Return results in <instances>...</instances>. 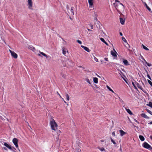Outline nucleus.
Instances as JSON below:
<instances>
[{"label":"nucleus","instance_id":"1","mask_svg":"<svg viewBox=\"0 0 152 152\" xmlns=\"http://www.w3.org/2000/svg\"><path fill=\"white\" fill-rule=\"evenodd\" d=\"M115 1L116 2L119 3V4H116L115 3H113V4L117 11L120 13L121 12V11L124 9V5L122 3H120L119 1L118 0H115Z\"/></svg>","mask_w":152,"mask_h":152},{"label":"nucleus","instance_id":"2","mask_svg":"<svg viewBox=\"0 0 152 152\" xmlns=\"http://www.w3.org/2000/svg\"><path fill=\"white\" fill-rule=\"evenodd\" d=\"M50 124L51 129L56 131L58 125L53 119L52 118L50 120Z\"/></svg>","mask_w":152,"mask_h":152},{"label":"nucleus","instance_id":"3","mask_svg":"<svg viewBox=\"0 0 152 152\" xmlns=\"http://www.w3.org/2000/svg\"><path fill=\"white\" fill-rule=\"evenodd\" d=\"M142 146L144 148L148 149L149 150H152V147L146 142H144L142 144Z\"/></svg>","mask_w":152,"mask_h":152},{"label":"nucleus","instance_id":"4","mask_svg":"<svg viewBox=\"0 0 152 152\" xmlns=\"http://www.w3.org/2000/svg\"><path fill=\"white\" fill-rule=\"evenodd\" d=\"M18 139L15 138H13L12 140L13 143L17 148H18Z\"/></svg>","mask_w":152,"mask_h":152},{"label":"nucleus","instance_id":"5","mask_svg":"<svg viewBox=\"0 0 152 152\" xmlns=\"http://www.w3.org/2000/svg\"><path fill=\"white\" fill-rule=\"evenodd\" d=\"M9 51L11 54V56L13 57L15 59L17 58L18 55L16 53H15L14 51H12L10 50H9Z\"/></svg>","mask_w":152,"mask_h":152},{"label":"nucleus","instance_id":"6","mask_svg":"<svg viewBox=\"0 0 152 152\" xmlns=\"http://www.w3.org/2000/svg\"><path fill=\"white\" fill-rule=\"evenodd\" d=\"M28 8L29 9H32V2L31 0H28Z\"/></svg>","mask_w":152,"mask_h":152},{"label":"nucleus","instance_id":"7","mask_svg":"<svg viewBox=\"0 0 152 152\" xmlns=\"http://www.w3.org/2000/svg\"><path fill=\"white\" fill-rule=\"evenodd\" d=\"M39 52L40 54H38L37 55L39 56H41V54H42V55L44 56L46 58H47L48 57H50V56H48L45 54V53H43L42 52H40L39 50Z\"/></svg>","mask_w":152,"mask_h":152},{"label":"nucleus","instance_id":"8","mask_svg":"<svg viewBox=\"0 0 152 152\" xmlns=\"http://www.w3.org/2000/svg\"><path fill=\"white\" fill-rule=\"evenodd\" d=\"M28 48L32 50L33 52H35L36 50L35 48L32 45H28Z\"/></svg>","mask_w":152,"mask_h":152},{"label":"nucleus","instance_id":"9","mask_svg":"<svg viewBox=\"0 0 152 152\" xmlns=\"http://www.w3.org/2000/svg\"><path fill=\"white\" fill-rule=\"evenodd\" d=\"M4 145L7 148H9V149H10L11 150H13V149L12 148V147L11 146H10L9 145H8V144H7L6 142H4Z\"/></svg>","mask_w":152,"mask_h":152},{"label":"nucleus","instance_id":"10","mask_svg":"<svg viewBox=\"0 0 152 152\" xmlns=\"http://www.w3.org/2000/svg\"><path fill=\"white\" fill-rule=\"evenodd\" d=\"M119 132L120 133V135L121 136H123L124 135L126 134V132H124L122 129L119 130Z\"/></svg>","mask_w":152,"mask_h":152},{"label":"nucleus","instance_id":"11","mask_svg":"<svg viewBox=\"0 0 152 152\" xmlns=\"http://www.w3.org/2000/svg\"><path fill=\"white\" fill-rule=\"evenodd\" d=\"M123 62L124 64L126 66H127L129 65V63L128 61L127 60L123 59Z\"/></svg>","mask_w":152,"mask_h":152},{"label":"nucleus","instance_id":"12","mask_svg":"<svg viewBox=\"0 0 152 152\" xmlns=\"http://www.w3.org/2000/svg\"><path fill=\"white\" fill-rule=\"evenodd\" d=\"M81 47H82V48H83L86 51H87L88 52H90L89 49L87 47H86V46H83V45H82L81 46Z\"/></svg>","mask_w":152,"mask_h":152},{"label":"nucleus","instance_id":"13","mask_svg":"<svg viewBox=\"0 0 152 152\" xmlns=\"http://www.w3.org/2000/svg\"><path fill=\"white\" fill-rule=\"evenodd\" d=\"M135 84L137 86V87L140 89L141 90H142L143 88L140 85V84L137 82H135Z\"/></svg>","mask_w":152,"mask_h":152},{"label":"nucleus","instance_id":"14","mask_svg":"<svg viewBox=\"0 0 152 152\" xmlns=\"http://www.w3.org/2000/svg\"><path fill=\"white\" fill-rule=\"evenodd\" d=\"M120 22L121 23L122 25H124V22L125 20L124 19H123V18H120Z\"/></svg>","mask_w":152,"mask_h":152},{"label":"nucleus","instance_id":"15","mask_svg":"<svg viewBox=\"0 0 152 152\" xmlns=\"http://www.w3.org/2000/svg\"><path fill=\"white\" fill-rule=\"evenodd\" d=\"M141 116L142 117H143L146 119L149 118V117H148L146 115L145 113H142L141 114Z\"/></svg>","mask_w":152,"mask_h":152},{"label":"nucleus","instance_id":"16","mask_svg":"<svg viewBox=\"0 0 152 152\" xmlns=\"http://www.w3.org/2000/svg\"><path fill=\"white\" fill-rule=\"evenodd\" d=\"M144 4L145 5V6L146 7L147 9L150 11V12H151V9H150V8L148 6L147 4L145 2H144Z\"/></svg>","mask_w":152,"mask_h":152},{"label":"nucleus","instance_id":"17","mask_svg":"<svg viewBox=\"0 0 152 152\" xmlns=\"http://www.w3.org/2000/svg\"><path fill=\"white\" fill-rule=\"evenodd\" d=\"M125 109L126 110L127 112L129 113L130 115H132L133 114L132 113L131 111L129 109H127L126 107L125 108Z\"/></svg>","mask_w":152,"mask_h":152},{"label":"nucleus","instance_id":"18","mask_svg":"<svg viewBox=\"0 0 152 152\" xmlns=\"http://www.w3.org/2000/svg\"><path fill=\"white\" fill-rule=\"evenodd\" d=\"M93 81L95 83H97L98 82V79L96 77H93Z\"/></svg>","mask_w":152,"mask_h":152},{"label":"nucleus","instance_id":"19","mask_svg":"<svg viewBox=\"0 0 152 152\" xmlns=\"http://www.w3.org/2000/svg\"><path fill=\"white\" fill-rule=\"evenodd\" d=\"M100 39L102 42L104 43L106 45H108V44L107 42H106V41H105V40H104L103 38H100Z\"/></svg>","mask_w":152,"mask_h":152},{"label":"nucleus","instance_id":"20","mask_svg":"<svg viewBox=\"0 0 152 152\" xmlns=\"http://www.w3.org/2000/svg\"><path fill=\"white\" fill-rule=\"evenodd\" d=\"M74 7H72L71 8V15H74Z\"/></svg>","mask_w":152,"mask_h":152},{"label":"nucleus","instance_id":"21","mask_svg":"<svg viewBox=\"0 0 152 152\" xmlns=\"http://www.w3.org/2000/svg\"><path fill=\"white\" fill-rule=\"evenodd\" d=\"M139 137L140 140L142 141H143L145 140V138L142 135H139Z\"/></svg>","mask_w":152,"mask_h":152},{"label":"nucleus","instance_id":"22","mask_svg":"<svg viewBox=\"0 0 152 152\" xmlns=\"http://www.w3.org/2000/svg\"><path fill=\"white\" fill-rule=\"evenodd\" d=\"M88 2L90 6H92L93 5V0H88Z\"/></svg>","mask_w":152,"mask_h":152},{"label":"nucleus","instance_id":"23","mask_svg":"<svg viewBox=\"0 0 152 152\" xmlns=\"http://www.w3.org/2000/svg\"><path fill=\"white\" fill-rule=\"evenodd\" d=\"M111 54L113 56L115 57L117 56V55L115 53L113 52V51H111Z\"/></svg>","mask_w":152,"mask_h":152},{"label":"nucleus","instance_id":"24","mask_svg":"<svg viewBox=\"0 0 152 152\" xmlns=\"http://www.w3.org/2000/svg\"><path fill=\"white\" fill-rule=\"evenodd\" d=\"M111 141V142H112L113 144L115 145L116 146V144L115 142L113 140L112 138H110Z\"/></svg>","mask_w":152,"mask_h":152},{"label":"nucleus","instance_id":"25","mask_svg":"<svg viewBox=\"0 0 152 152\" xmlns=\"http://www.w3.org/2000/svg\"><path fill=\"white\" fill-rule=\"evenodd\" d=\"M132 84L133 85V86H134V88L135 89L137 90V87L136 86V85L133 82H132Z\"/></svg>","mask_w":152,"mask_h":152},{"label":"nucleus","instance_id":"26","mask_svg":"<svg viewBox=\"0 0 152 152\" xmlns=\"http://www.w3.org/2000/svg\"><path fill=\"white\" fill-rule=\"evenodd\" d=\"M66 99L67 101H69V95L67 94H66Z\"/></svg>","mask_w":152,"mask_h":152},{"label":"nucleus","instance_id":"27","mask_svg":"<svg viewBox=\"0 0 152 152\" xmlns=\"http://www.w3.org/2000/svg\"><path fill=\"white\" fill-rule=\"evenodd\" d=\"M98 149H99L102 151H104L105 152L106 151L104 148L103 147L99 148H98Z\"/></svg>","mask_w":152,"mask_h":152},{"label":"nucleus","instance_id":"28","mask_svg":"<svg viewBox=\"0 0 152 152\" xmlns=\"http://www.w3.org/2000/svg\"><path fill=\"white\" fill-rule=\"evenodd\" d=\"M142 47L144 49L146 50H149V49L148 48L145 47L143 45H142Z\"/></svg>","mask_w":152,"mask_h":152},{"label":"nucleus","instance_id":"29","mask_svg":"<svg viewBox=\"0 0 152 152\" xmlns=\"http://www.w3.org/2000/svg\"><path fill=\"white\" fill-rule=\"evenodd\" d=\"M146 110L148 113H149L151 115H152V112L151 110L148 109H146Z\"/></svg>","mask_w":152,"mask_h":152},{"label":"nucleus","instance_id":"30","mask_svg":"<svg viewBox=\"0 0 152 152\" xmlns=\"http://www.w3.org/2000/svg\"><path fill=\"white\" fill-rule=\"evenodd\" d=\"M144 61H145L146 64L148 66H151V64H149V63H148L147 61H146L145 59H144Z\"/></svg>","mask_w":152,"mask_h":152},{"label":"nucleus","instance_id":"31","mask_svg":"<svg viewBox=\"0 0 152 152\" xmlns=\"http://www.w3.org/2000/svg\"><path fill=\"white\" fill-rule=\"evenodd\" d=\"M86 81L89 84H91V82H90L89 79L88 78H86Z\"/></svg>","mask_w":152,"mask_h":152},{"label":"nucleus","instance_id":"32","mask_svg":"<svg viewBox=\"0 0 152 152\" xmlns=\"http://www.w3.org/2000/svg\"><path fill=\"white\" fill-rule=\"evenodd\" d=\"M148 105L150 107L152 108V102H150L148 103Z\"/></svg>","mask_w":152,"mask_h":152},{"label":"nucleus","instance_id":"33","mask_svg":"<svg viewBox=\"0 0 152 152\" xmlns=\"http://www.w3.org/2000/svg\"><path fill=\"white\" fill-rule=\"evenodd\" d=\"M148 82L149 84L152 87V82L149 80H148Z\"/></svg>","mask_w":152,"mask_h":152},{"label":"nucleus","instance_id":"34","mask_svg":"<svg viewBox=\"0 0 152 152\" xmlns=\"http://www.w3.org/2000/svg\"><path fill=\"white\" fill-rule=\"evenodd\" d=\"M122 40L125 42L127 43V42L125 38L124 37H122Z\"/></svg>","mask_w":152,"mask_h":152},{"label":"nucleus","instance_id":"35","mask_svg":"<svg viewBox=\"0 0 152 152\" xmlns=\"http://www.w3.org/2000/svg\"><path fill=\"white\" fill-rule=\"evenodd\" d=\"M89 25L90 26L91 29H93V26L91 24H89Z\"/></svg>","mask_w":152,"mask_h":152},{"label":"nucleus","instance_id":"36","mask_svg":"<svg viewBox=\"0 0 152 152\" xmlns=\"http://www.w3.org/2000/svg\"><path fill=\"white\" fill-rule=\"evenodd\" d=\"M77 42L80 44H81L82 43L81 41L78 40H77Z\"/></svg>","mask_w":152,"mask_h":152},{"label":"nucleus","instance_id":"37","mask_svg":"<svg viewBox=\"0 0 152 152\" xmlns=\"http://www.w3.org/2000/svg\"><path fill=\"white\" fill-rule=\"evenodd\" d=\"M112 135L113 136H115V133L114 131L112 132Z\"/></svg>","mask_w":152,"mask_h":152},{"label":"nucleus","instance_id":"38","mask_svg":"<svg viewBox=\"0 0 152 152\" xmlns=\"http://www.w3.org/2000/svg\"><path fill=\"white\" fill-rule=\"evenodd\" d=\"M62 51H63V53L64 54V55H65L66 53V52L64 50V49H63L62 50Z\"/></svg>","mask_w":152,"mask_h":152},{"label":"nucleus","instance_id":"39","mask_svg":"<svg viewBox=\"0 0 152 152\" xmlns=\"http://www.w3.org/2000/svg\"><path fill=\"white\" fill-rule=\"evenodd\" d=\"M147 77H148V78L149 79H150V80H151V77H150V75H149L148 74V75H147Z\"/></svg>","mask_w":152,"mask_h":152},{"label":"nucleus","instance_id":"40","mask_svg":"<svg viewBox=\"0 0 152 152\" xmlns=\"http://www.w3.org/2000/svg\"><path fill=\"white\" fill-rule=\"evenodd\" d=\"M107 89L109 90L110 91L111 89L108 86H107Z\"/></svg>","mask_w":152,"mask_h":152},{"label":"nucleus","instance_id":"41","mask_svg":"<svg viewBox=\"0 0 152 152\" xmlns=\"http://www.w3.org/2000/svg\"><path fill=\"white\" fill-rule=\"evenodd\" d=\"M134 121L136 122L138 124H139V122L137 121L136 119H134Z\"/></svg>","mask_w":152,"mask_h":152},{"label":"nucleus","instance_id":"42","mask_svg":"<svg viewBox=\"0 0 152 152\" xmlns=\"http://www.w3.org/2000/svg\"><path fill=\"white\" fill-rule=\"evenodd\" d=\"M95 61H96V62H98V59L96 58H95Z\"/></svg>","mask_w":152,"mask_h":152},{"label":"nucleus","instance_id":"43","mask_svg":"<svg viewBox=\"0 0 152 152\" xmlns=\"http://www.w3.org/2000/svg\"><path fill=\"white\" fill-rule=\"evenodd\" d=\"M104 60L105 61H108V58H104Z\"/></svg>","mask_w":152,"mask_h":152},{"label":"nucleus","instance_id":"44","mask_svg":"<svg viewBox=\"0 0 152 152\" xmlns=\"http://www.w3.org/2000/svg\"><path fill=\"white\" fill-rule=\"evenodd\" d=\"M57 94L59 95V96L61 98H62V97H61V96L60 95V94H59V93L58 92H57Z\"/></svg>","mask_w":152,"mask_h":152},{"label":"nucleus","instance_id":"45","mask_svg":"<svg viewBox=\"0 0 152 152\" xmlns=\"http://www.w3.org/2000/svg\"><path fill=\"white\" fill-rule=\"evenodd\" d=\"M3 148H4V150H7V149L6 147H4Z\"/></svg>","mask_w":152,"mask_h":152},{"label":"nucleus","instance_id":"46","mask_svg":"<svg viewBox=\"0 0 152 152\" xmlns=\"http://www.w3.org/2000/svg\"><path fill=\"white\" fill-rule=\"evenodd\" d=\"M142 91L145 93H146V91H145V90H143V89H142Z\"/></svg>","mask_w":152,"mask_h":152},{"label":"nucleus","instance_id":"47","mask_svg":"<svg viewBox=\"0 0 152 152\" xmlns=\"http://www.w3.org/2000/svg\"><path fill=\"white\" fill-rule=\"evenodd\" d=\"M100 141L102 142H103L104 141V140H100Z\"/></svg>","mask_w":152,"mask_h":152},{"label":"nucleus","instance_id":"48","mask_svg":"<svg viewBox=\"0 0 152 152\" xmlns=\"http://www.w3.org/2000/svg\"><path fill=\"white\" fill-rule=\"evenodd\" d=\"M110 91H111V92H112L113 93H114V91H113L112 89H111L110 90Z\"/></svg>","mask_w":152,"mask_h":152},{"label":"nucleus","instance_id":"49","mask_svg":"<svg viewBox=\"0 0 152 152\" xmlns=\"http://www.w3.org/2000/svg\"><path fill=\"white\" fill-rule=\"evenodd\" d=\"M110 91H111V92H112L113 93H114V91H113L112 89H111L110 90Z\"/></svg>","mask_w":152,"mask_h":152},{"label":"nucleus","instance_id":"50","mask_svg":"<svg viewBox=\"0 0 152 152\" xmlns=\"http://www.w3.org/2000/svg\"><path fill=\"white\" fill-rule=\"evenodd\" d=\"M120 35L121 36H122L123 35V34H122V33L121 32H120Z\"/></svg>","mask_w":152,"mask_h":152},{"label":"nucleus","instance_id":"51","mask_svg":"<svg viewBox=\"0 0 152 152\" xmlns=\"http://www.w3.org/2000/svg\"><path fill=\"white\" fill-rule=\"evenodd\" d=\"M87 30L88 31H92V30L88 29V28H87Z\"/></svg>","mask_w":152,"mask_h":152},{"label":"nucleus","instance_id":"52","mask_svg":"<svg viewBox=\"0 0 152 152\" xmlns=\"http://www.w3.org/2000/svg\"><path fill=\"white\" fill-rule=\"evenodd\" d=\"M149 124H152V121H151Z\"/></svg>","mask_w":152,"mask_h":152},{"label":"nucleus","instance_id":"53","mask_svg":"<svg viewBox=\"0 0 152 152\" xmlns=\"http://www.w3.org/2000/svg\"><path fill=\"white\" fill-rule=\"evenodd\" d=\"M150 138L152 140V136H151Z\"/></svg>","mask_w":152,"mask_h":152},{"label":"nucleus","instance_id":"54","mask_svg":"<svg viewBox=\"0 0 152 152\" xmlns=\"http://www.w3.org/2000/svg\"><path fill=\"white\" fill-rule=\"evenodd\" d=\"M95 20H96V21H97V20H97V18H95Z\"/></svg>","mask_w":152,"mask_h":152},{"label":"nucleus","instance_id":"55","mask_svg":"<svg viewBox=\"0 0 152 152\" xmlns=\"http://www.w3.org/2000/svg\"><path fill=\"white\" fill-rule=\"evenodd\" d=\"M80 151H81L80 150H80H78V152H80Z\"/></svg>","mask_w":152,"mask_h":152},{"label":"nucleus","instance_id":"56","mask_svg":"<svg viewBox=\"0 0 152 152\" xmlns=\"http://www.w3.org/2000/svg\"><path fill=\"white\" fill-rule=\"evenodd\" d=\"M64 103H66V102L65 101H64Z\"/></svg>","mask_w":152,"mask_h":152},{"label":"nucleus","instance_id":"57","mask_svg":"<svg viewBox=\"0 0 152 152\" xmlns=\"http://www.w3.org/2000/svg\"><path fill=\"white\" fill-rule=\"evenodd\" d=\"M61 98L62 99L63 101H64V99H63V98Z\"/></svg>","mask_w":152,"mask_h":152},{"label":"nucleus","instance_id":"58","mask_svg":"<svg viewBox=\"0 0 152 152\" xmlns=\"http://www.w3.org/2000/svg\"><path fill=\"white\" fill-rule=\"evenodd\" d=\"M68 62H70V61H69V60H68Z\"/></svg>","mask_w":152,"mask_h":152},{"label":"nucleus","instance_id":"59","mask_svg":"<svg viewBox=\"0 0 152 152\" xmlns=\"http://www.w3.org/2000/svg\"><path fill=\"white\" fill-rule=\"evenodd\" d=\"M142 84L143 85H144V83H143V82H142Z\"/></svg>","mask_w":152,"mask_h":152},{"label":"nucleus","instance_id":"60","mask_svg":"<svg viewBox=\"0 0 152 152\" xmlns=\"http://www.w3.org/2000/svg\"><path fill=\"white\" fill-rule=\"evenodd\" d=\"M128 45L129 47V45L128 44Z\"/></svg>","mask_w":152,"mask_h":152},{"label":"nucleus","instance_id":"61","mask_svg":"<svg viewBox=\"0 0 152 152\" xmlns=\"http://www.w3.org/2000/svg\"><path fill=\"white\" fill-rule=\"evenodd\" d=\"M59 132H61V131H60V130H59Z\"/></svg>","mask_w":152,"mask_h":152},{"label":"nucleus","instance_id":"62","mask_svg":"<svg viewBox=\"0 0 152 152\" xmlns=\"http://www.w3.org/2000/svg\"><path fill=\"white\" fill-rule=\"evenodd\" d=\"M59 132H61V131H60V130H59Z\"/></svg>","mask_w":152,"mask_h":152},{"label":"nucleus","instance_id":"63","mask_svg":"<svg viewBox=\"0 0 152 152\" xmlns=\"http://www.w3.org/2000/svg\"><path fill=\"white\" fill-rule=\"evenodd\" d=\"M70 18L71 20H72V18H71V17H70Z\"/></svg>","mask_w":152,"mask_h":152},{"label":"nucleus","instance_id":"64","mask_svg":"<svg viewBox=\"0 0 152 152\" xmlns=\"http://www.w3.org/2000/svg\"><path fill=\"white\" fill-rule=\"evenodd\" d=\"M67 105H68V103L67 104Z\"/></svg>","mask_w":152,"mask_h":152}]
</instances>
